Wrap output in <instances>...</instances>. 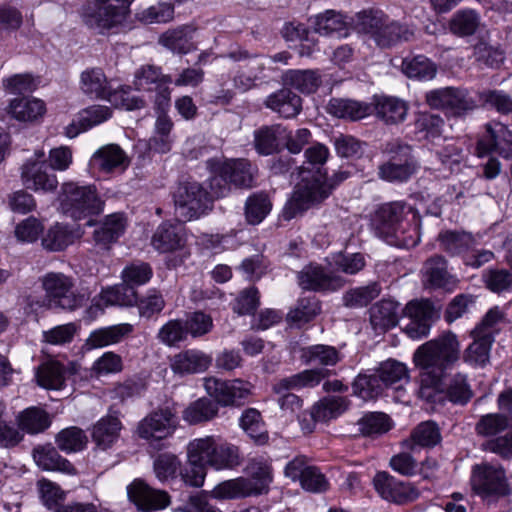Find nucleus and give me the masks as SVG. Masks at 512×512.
Instances as JSON below:
<instances>
[{
	"label": "nucleus",
	"mask_w": 512,
	"mask_h": 512,
	"mask_svg": "<svg viewBox=\"0 0 512 512\" xmlns=\"http://www.w3.org/2000/svg\"><path fill=\"white\" fill-rule=\"evenodd\" d=\"M460 342L452 332H445L421 345L414 353L415 365L430 385L437 386L443 377L459 361Z\"/></svg>",
	"instance_id": "nucleus-1"
},
{
	"label": "nucleus",
	"mask_w": 512,
	"mask_h": 512,
	"mask_svg": "<svg viewBox=\"0 0 512 512\" xmlns=\"http://www.w3.org/2000/svg\"><path fill=\"white\" fill-rule=\"evenodd\" d=\"M309 167L302 166L300 174L302 176L301 182L295 187L291 198L287 201L283 217L285 220H291L298 214L303 213L312 206L324 201L330 194L332 189L350 177L349 171H338L331 179H327L318 168L317 176H306L305 173H310Z\"/></svg>",
	"instance_id": "nucleus-2"
},
{
	"label": "nucleus",
	"mask_w": 512,
	"mask_h": 512,
	"mask_svg": "<svg viewBox=\"0 0 512 512\" xmlns=\"http://www.w3.org/2000/svg\"><path fill=\"white\" fill-rule=\"evenodd\" d=\"M58 200L62 213L74 220L102 213L105 204L95 185H79L72 181L61 185Z\"/></svg>",
	"instance_id": "nucleus-3"
},
{
	"label": "nucleus",
	"mask_w": 512,
	"mask_h": 512,
	"mask_svg": "<svg viewBox=\"0 0 512 512\" xmlns=\"http://www.w3.org/2000/svg\"><path fill=\"white\" fill-rule=\"evenodd\" d=\"M357 27L381 48L391 47L400 41H409L414 36L413 30L408 26L390 21L381 12L360 13Z\"/></svg>",
	"instance_id": "nucleus-4"
},
{
	"label": "nucleus",
	"mask_w": 512,
	"mask_h": 512,
	"mask_svg": "<svg viewBox=\"0 0 512 512\" xmlns=\"http://www.w3.org/2000/svg\"><path fill=\"white\" fill-rule=\"evenodd\" d=\"M133 0H93L82 11L84 24L97 33H104L122 24Z\"/></svg>",
	"instance_id": "nucleus-5"
},
{
	"label": "nucleus",
	"mask_w": 512,
	"mask_h": 512,
	"mask_svg": "<svg viewBox=\"0 0 512 512\" xmlns=\"http://www.w3.org/2000/svg\"><path fill=\"white\" fill-rule=\"evenodd\" d=\"M383 152L389 158L378 168L379 177L390 183L407 182L418 169L417 161L412 154V148L399 140L385 144Z\"/></svg>",
	"instance_id": "nucleus-6"
},
{
	"label": "nucleus",
	"mask_w": 512,
	"mask_h": 512,
	"mask_svg": "<svg viewBox=\"0 0 512 512\" xmlns=\"http://www.w3.org/2000/svg\"><path fill=\"white\" fill-rule=\"evenodd\" d=\"M175 215L187 222L206 215L213 208V198L198 182L181 183L174 193Z\"/></svg>",
	"instance_id": "nucleus-7"
},
{
	"label": "nucleus",
	"mask_w": 512,
	"mask_h": 512,
	"mask_svg": "<svg viewBox=\"0 0 512 512\" xmlns=\"http://www.w3.org/2000/svg\"><path fill=\"white\" fill-rule=\"evenodd\" d=\"M45 302L50 309L73 311L82 307L87 298L74 290L72 279L62 273H47L42 278Z\"/></svg>",
	"instance_id": "nucleus-8"
},
{
	"label": "nucleus",
	"mask_w": 512,
	"mask_h": 512,
	"mask_svg": "<svg viewBox=\"0 0 512 512\" xmlns=\"http://www.w3.org/2000/svg\"><path fill=\"white\" fill-rule=\"evenodd\" d=\"M471 485L473 490L488 502L508 496L512 491L504 468L487 462L473 466Z\"/></svg>",
	"instance_id": "nucleus-9"
},
{
	"label": "nucleus",
	"mask_w": 512,
	"mask_h": 512,
	"mask_svg": "<svg viewBox=\"0 0 512 512\" xmlns=\"http://www.w3.org/2000/svg\"><path fill=\"white\" fill-rule=\"evenodd\" d=\"M325 374L322 370H305L287 378L280 379L273 385V391L279 395L277 402L281 410L295 413L302 407V400L291 389L313 387L317 385Z\"/></svg>",
	"instance_id": "nucleus-10"
},
{
	"label": "nucleus",
	"mask_w": 512,
	"mask_h": 512,
	"mask_svg": "<svg viewBox=\"0 0 512 512\" xmlns=\"http://www.w3.org/2000/svg\"><path fill=\"white\" fill-rule=\"evenodd\" d=\"M204 386L207 393L222 406H241L251 393V385L241 379L208 378Z\"/></svg>",
	"instance_id": "nucleus-11"
},
{
	"label": "nucleus",
	"mask_w": 512,
	"mask_h": 512,
	"mask_svg": "<svg viewBox=\"0 0 512 512\" xmlns=\"http://www.w3.org/2000/svg\"><path fill=\"white\" fill-rule=\"evenodd\" d=\"M37 159L28 160L21 169L22 182L27 189L35 192L51 193L58 186L55 174L49 172V167L44 160V152L36 153Z\"/></svg>",
	"instance_id": "nucleus-12"
},
{
	"label": "nucleus",
	"mask_w": 512,
	"mask_h": 512,
	"mask_svg": "<svg viewBox=\"0 0 512 512\" xmlns=\"http://www.w3.org/2000/svg\"><path fill=\"white\" fill-rule=\"evenodd\" d=\"M373 484L383 499L396 504H406L419 497L418 490L412 484L400 481L385 471L374 476Z\"/></svg>",
	"instance_id": "nucleus-13"
},
{
	"label": "nucleus",
	"mask_w": 512,
	"mask_h": 512,
	"mask_svg": "<svg viewBox=\"0 0 512 512\" xmlns=\"http://www.w3.org/2000/svg\"><path fill=\"white\" fill-rule=\"evenodd\" d=\"M176 428L175 414L169 408L156 410L141 420L137 427L138 436L148 441L162 440Z\"/></svg>",
	"instance_id": "nucleus-14"
},
{
	"label": "nucleus",
	"mask_w": 512,
	"mask_h": 512,
	"mask_svg": "<svg viewBox=\"0 0 512 512\" xmlns=\"http://www.w3.org/2000/svg\"><path fill=\"white\" fill-rule=\"evenodd\" d=\"M404 314L409 322L404 326V332L411 339H420L429 334L431 323L436 317V311L430 301H411L404 308Z\"/></svg>",
	"instance_id": "nucleus-15"
},
{
	"label": "nucleus",
	"mask_w": 512,
	"mask_h": 512,
	"mask_svg": "<svg viewBox=\"0 0 512 512\" xmlns=\"http://www.w3.org/2000/svg\"><path fill=\"white\" fill-rule=\"evenodd\" d=\"M127 494L129 500L143 512L162 510L170 504V496L166 491L154 489L138 479L127 487Z\"/></svg>",
	"instance_id": "nucleus-16"
},
{
	"label": "nucleus",
	"mask_w": 512,
	"mask_h": 512,
	"mask_svg": "<svg viewBox=\"0 0 512 512\" xmlns=\"http://www.w3.org/2000/svg\"><path fill=\"white\" fill-rule=\"evenodd\" d=\"M423 284L434 289L454 290L458 279L448 269L447 260L441 255L428 258L422 267Z\"/></svg>",
	"instance_id": "nucleus-17"
},
{
	"label": "nucleus",
	"mask_w": 512,
	"mask_h": 512,
	"mask_svg": "<svg viewBox=\"0 0 512 512\" xmlns=\"http://www.w3.org/2000/svg\"><path fill=\"white\" fill-rule=\"evenodd\" d=\"M477 149L480 155L495 151L504 158L512 157V132L497 121L486 124V135L479 140Z\"/></svg>",
	"instance_id": "nucleus-18"
},
{
	"label": "nucleus",
	"mask_w": 512,
	"mask_h": 512,
	"mask_svg": "<svg viewBox=\"0 0 512 512\" xmlns=\"http://www.w3.org/2000/svg\"><path fill=\"white\" fill-rule=\"evenodd\" d=\"M137 303V293L129 284H122L108 287L100 293L98 299L94 298L88 312L93 316L102 313L104 307L109 305L134 306Z\"/></svg>",
	"instance_id": "nucleus-19"
},
{
	"label": "nucleus",
	"mask_w": 512,
	"mask_h": 512,
	"mask_svg": "<svg viewBox=\"0 0 512 512\" xmlns=\"http://www.w3.org/2000/svg\"><path fill=\"white\" fill-rule=\"evenodd\" d=\"M187 234L182 224L163 222L155 230L151 244L160 253H169L184 248Z\"/></svg>",
	"instance_id": "nucleus-20"
},
{
	"label": "nucleus",
	"mask_w": 512,
	"mask_h": 512,
	"mask_svg": "<svg viewBox=\"0 0 512 512\" xmlns=\"http://www.w3.org/2000/svg\"><path fill=\"white\" fill-rule=\"evenodd\" d=\"M129 164V157L117 144H107L100 147L90 159V166L103 173L124 171Z\"/></svg>",
	"instance_id": "nucleus-21"
},
{
	"label": "nucleus",
	"mask_w": 512,
	"mask_h": 512,
	"mask_svg": "<svg viewBox=\"0 0 512 512\" xmlns=\"http://www.w3.org/2000/svg\"><path fill=\"white\" fill-rule=\"evenodd\" d=\"M299 285L306 290L335 291L344 285V280L326 272L320 266L309 265L298 275Z\"/></svg>",
	"instance_id": "nucleus-22"
},
{
	"label": "nucleus",
	"mask_w": 512,
	"mask_h": 512,
	"mask_svg": "<svg viewBox=\"0 0 512 512\" xmlns=\"http://www.w3.org/2000/svg\"><path fill=\"white\" fill-rule=\"evenodd\" d=\"M81 91L96 99L107 100L113 102L118 92L112 91L110 82L101 68H88L80 75Z\"/></svg>",
	"instance_id": "nucleus-23"
},
{
	"label": "nucleus",
	"mask_w": 512,
	"mask_h": 512,
	"mask_svg": "<svg viewBox=\"0 0 512 512\" xmlns=\"http://www.w3.org/2000/svg\"><path fill=\"white\" fill-rule=\"evenodd\" d=\"M266 108L283 118H294L302 109V99L289 87H283L270 94L264 101Z\"/></svg>",
	"instance_id": "nucleus-24"
},
{
	"label": "nucleus",
	"mask_w": 512,
	"mask_h": 512,
	"mask_svg": "<svg viewBox=\"0 0 512 512\" xmlns=\"http://www.w3.org/2000/svg\"><path fill=\"white\" fill-rule=\"evenodd\" d=\"M372 109L386 124H398L406 119L408 104L393 96H374Z\"/></svg>",
	"instance_id": "nucleus-25"
},
{
	"label": "nucleus",
	"mask_w": 512,
	"mask_h": 512,
	"mask_svg": "<svg viewBox=\"0 0 512 512\" xmlns=\"http://www.w3.org/2000/svg\"><path fill=\"white\" fill-rule=\"evenodd\" d=\"M211 357L196 349H189L176 354L171 361L172 370L180 375L201 373L208 369Z\"/></svg>",
	"instance_id": "nucleus-26"
},
{
	"label": "nucleus",
	"mask_w": 512,
	"mask_h": 512,
	"mask_svg": "<svg viewBox=\"0 0 512 512\" xmlns=\"http://www.w3.org/2000/svg\"><path fill=\"white\" fill-rule=\"evenodd\" d=\"M122 429L121 421L117 415L108 414L99 419L92 428V440L102 450H107L119 438Z\"/></svg>",
	"instance_id": "nucleus-27"
},
{
	"label": "nucleus",
	"mask_w": 512,
	"mask_h": 512,
	"mask_svg": "<svg viewBox=\"0 0 512 512\" xmlns=\"http://www.w3.org/2000/svg\"><path fill=\"white\" fill-rule=\"evenodd\" d=\"M399 320V304L383 299L370 308V323L374 330L384 332L395 327Z\"/></svg>",
	"instance_id": "nucleus-28"
},
{
	"label": "nucleus",
	"mask_w": 512,
	"mask_h": 512,
	"mask_svg": "<svg viewBox=\"0 0 512 512\" xmlns=\"http://www.w3.org/2000/svg\"><path fill=\"white\" fill-rule=\"evenodd\" d=\"M404 204L392 202L382 205L375 213L372 226L376 236L379 238L385 233L393 230L403 221Z\"/></svg>",
	"instance_id": "nucleus-29"
},
{
	"label": "nucleus",
	"mask_w": 512,
	"mask_h": 512,
	"mask_svg": "<svg viewBox=\"0 0 512 512\" xmlns=\"http://www.w3.org/2000/svg\"><path fill=\"white\" fill-rule=\"evenodd\" d=\"M133 329V325L121 323L94 330L86 340V346L89 349H96L119 343L132 333Z\"/></svg>",
	"instance_id": "nucleus-30"
},
{
	"label": "nucleus",
	"mask_w": 512,
	"mask_h": 512,
	"mask_svg": "<svg viewBox=\"0 0 512 512\" xmlns=\"http://www.w3.org/2000/svg\"><path fill=\"white\" fill-rule=\"evenodd\" d=\"M125 227L126 222L122 214L115 213L107 216L101 227L94 231L95 245L101 250L109 249L110 244L124 233Z\"/></svg>",
	"instance_id": "nucleus-31"
},
{
	"label": "nucleus",
	"mask_w": 512,
	"mask_h": 512,
	"mask_svg": "<svg viewBox=\"0 0 512 512\" xmlns=\"http://www.w3.org/2000/svg\"><path fill=\"white\" fill-rule=\"evenodd\" d=\"M33 459L43 470L61 471L68 474L75 473L73 465L61 457L52 445L37 446L33 449Z\"/></svg>",
	"instance_id": "nucleus-32"
},
{
	"label": "nucleus",
	"mask_w": 512,
	"mask_h": 512,
	"mask_svg": "<svg viewBox=\"0 0 512 512\" xmlns=\"http://www.w3.org/2000/svg\"><path fill=\"white\" fill-rule=\"evenodd\" d=\"M286 136L287 129L279 124L261 127L254 133L255 148L262 155L273 154Z\"/></svg>",
	"instance_id": "nucleus-33"
},
{
	"label": "nucleus",
	"mask_w": 512,
	"mask_h": 512,
	"mask_svg": "<svg viewBox=\"0 0 512 512\" xmlns=\"http://www.w3.org/2000/svg\"><path fill=\"white\" fill-rule=\"evenodd\" d=\"M79 235L66 224L55 223L42 236L45 250L59 252L71 245Z\"/></svg>",
	"instance_id": "nucleus-34"
},
{
	"label": "nucleus",
	"mask_w": 512,
	"mask_h": 512,
	"mask_svg": "<svg viewBox=\"0 0 512 512\" xmlns=\"http://www.w3.org/2000/svg\"><path fill=\"white\" fill-rule=\"evenodd\" d=\"M283 83L304 94L314 93L321 84V77L316 70H287L282 75Z\"/></svg>",
	"instance_id": "nucleus-35"
},
{
	"label": "nucleus",
	"mask_w": 512,
	"mask_h": 512,
	"mask_svg": "<svg viewBox=\"0 0 512 512\" xmlns=\"http://www.w3.org/2000/svg\"><path fill=\"white\" fill-rule=\"evenodd\" d=\"M372 105L351 99H331L328 104V112L335 117L360 120L372 113Z\"/></svg>",
	"instance_id": "nucleus-36"
},
{
	"label": "nucleus",
	"mask_w": 512,
	"mask_h": 512,
	"mask_svg": "<svg viewBox=\"0 0 512 512\" xmlns=\"http://www.w3.org/2000/svg\"><path fill=\"white\" fill-rule=\"evenodd\" d=\"M380 238L389 245L409 249L415 247L420 241L419 227L417 223L412 224L403 220Z\"/></svg>",
	"instance_id": "nucleus-37"
},
{
	"label": "nucleus",
	"mask_w": 512,
	"mask_h": 512,
	"mask_svg": "<svg viewBox=\"0 0 512 512\" xmlns=\"http://www.w3.org/2000/svg\"><path fill=\"white\" fill-rule=\"evenodd\" d=\"M223 164V173L229 181L237 186L249 188L253 185L257 169L245 159L226 161Z\"/></svg>",
	"instance_id": "nucleus-38"
},
{
	"label": "nucleus",
	"mask_w": 512,
	"mask_h": 512,
	"mask_svg": "<svg viewBox=\"0 0 512 512\" xmlns=\"http://www.w3.org/2000/svg\"><path fill=\"white\" fill-rule=\"evenodd\" d=\"M441 441L438 426L433 421L420 423L412 432L409 439L403 441V446L415 452L417 447H433Z\"/></svg>",
	"instance_id": "nucleus-39"
},
{
	"label": "nucleus",
	"mask_w": 512,
	"mask_h": 512,
	"mask_svg": "<svg viewBox=\"0 0 512 512\" xmlns=\"http://www.w3.org/2000/svg\"><path fill=\"white\" fill-rule=\"evenodd\" d=\"M45 104L37 98H15L9 104V114L18 121L32 122L45 113Z\"/></svg>",
	"instance_id": "nucleus-40"
},
{
	"label": "nucleus",
	"mask_w": 512,
	"mask_h": 512,
	"mask_svg": "<svg viewBox=\"0 0 512 512\" xmlns=\"http://www.w3.org/2000/svg\"><path fill=\"white\" fill-rule=\"evenodd\" d=\"M436 162L433 171L438 172V177L447 178L454 171L459 169V165L463 159L462 149L455 143H447L441 150L437 151Z\"/></svg>",
	"instance_id": "nucleus-41"
},
{
	"label": "nucleus",
	"mask_w": 512,
	"mask_h": 512,
	"mask_svg": "<svg viewBox=\"0 0 512 512\" xmlns=\"http://www.w3.org/2000/svg\"><path fill=\"white\" fill-rule=\"evenodd\" d=\"M314 29L316 33L324 36L336 35L341 38L348 35L344 16L334 10H327L315 16Z\"/></svg>",
	"instance_id": "nucleus-42"
},
{
	"label": "nucleus",
	"mask_w": 512,
	"mask_h": 512,
	"mask_svg": "<svg viewBox=\"0 0 512 512\" xmlns=\"http://www.w3.org/2000/svg\"><path fill=\"white\" fill-rule=\"evenodd\" d=\"M172 77L163 74L161 67L145 64L139 67L134 73L133 85L136 90L152 91L154 87L161 84H171Z\"/></svg>",
	"instance_id": "nucleus-43"
},
{
	"label": "nucleus",
	"mask_w": 512,
	"mask_h": 512,
	"mask_svg": "<svg viewBox=\"0 0 512 512\" xmlns=\"http://www.w3.org/2000/svg\"><path fill=\"white\" fill-rule=\"evenodd\" d=\"M349 407V400L341 396H328L318 401L311 410L315 422H326L344 413Z\"/></svg>",
	"instance_id": "nucleus-44"
},
{
	"label": "nucleus",
	"mask_w": 512,
	"mask_h": 512,
	"mask_svg": "<svg viewBox=\"0 0 512 512\" xmlns=\"http://www.w3.org/2000/svg\"><path fill=\"white\" fill-rule=\"evenodd\" d=\"M112 111L109 107L95 105L84 109L79 113L78 125L79 129L75 128V124H71L67 128V136L73 138L81 131H86L95 125L101 124L111 117Z\"/></svg>",
	"instance_id": "nucleus-45"
},
{
	"label": "nucleus",
	"mask_w": 512,
	"mask_h": 512,
	"mask_svg": "<svg viewBox=\"0 0 512 512\" xmlns=\"http://www.w3.org/2000/svg\"><path fill=\"white\" fill-rule=\"evenodd\" d=\"M19 428L29 434L44 432L51 425L50 415L39 407H29L17 417Z\"/></svg>",
	"instance_id": "nucleus-46"
},
{
	"label": "nucleus",
	"mask_w": 512,
	"mask_h": 512,
	"mask_svg": "<svg viewBox=\"0 0 512 512\" xmlns=\"http://www.w3.org/2000/svg\"><path fill=\"white\" fill-rule=\"evenodd\" d=\"M441 248L450 255H459L475 245L472 234L464 231L447 230L438 235Z\"/></svg>",
	"instance_id": "nucleus-47"
},
{
	"label": "nucleus",
	"mask_w": 512,
	"mask_h": 512,
	"mask_svg": "<svg viewBox=\"0 0 512 512\" xmlns=\"http://www.w3.org/2000/svg\"><path fill=\"white\" fill-rule=\"evenodd\" d=\"M479 25L480 16L471 9L457 11L448 23L450 32L458 37H468L475 34Z\"/></svg>",
	"instance_id": "nucleus-48"
},
{
	"label": "nucleus",
	"mask_w": 512,
	"mask_h": 512,
	"mask_svg": "<svg viewBox=\"0 0 512 512\" xmlns=\"http://www.w3.org/2000/svg\"><path fill=\"white\" fill-rule=\"evenodd\" d=\"M39 386L45 389H61L65 381V369L56 361L41 364L35 373Z\"/></svg>",
	"instance_id": "nucleus-49"
},
{
	"label": "nucleus",
	"mask_w": 512,
	"mask_h": 512,
	"mask_svg": "<svg viewBox=\"0 0 512 512\" xmlns=\"http://www.w3.org/2000/svg\"><path fill=\"white\" fill-rule=\"evenodd\" d=\"M253 494V482L246 478H236L218 484L210 495L217 499H232Z\"/></svg>",
	"instance_id": "nucleus-50"
},
{
	"label": "nucleus",
	"mask_w": 512,
	"mask_h": 512,
	"mask_svg": "<svg viewBox=\"0 0 512 512\" xmlns=\"http://www.w3.org/2000/svg\"><path fill=\"white\" fill-rule=\"evenodd\" d=\"M474 341L464 351L463 360L471 366H485L490 359V350L494 342L489 336L473 335Z\"/></svg>",
	"instance_id": "nucleus-51"
},
{
	"label": "nucleus",
	"mask_w": 512,
	"mask_h": 512,
	"mask_svg": "<svg viewBox=\"0 0 512 512\" xmlns=\"http://www.w3.org/2000/svg\"><path fill=\"white\" fill-rule=\"evenodd\" d=\"M241 458L239 449L235 445L229 443H219L216 441L210 466L215 470L233 469L240 465Z\"/></svg>",
	"instance_id": "nucleus-52"
},
{
	"label": "nucleus",
	"mask_w": 512,
	"mask_h": 512,
	"mask_svg": "<svg viewBox=\"0 0 512 512\" xmlns=\"http://www.w3.org/2000/svg\"><path fill=\"white\" fill-rule=\"evenodd\" d=\"M218 414V403L209 398H200L191 403L183 412V418L190 424L212 420Z\"/></svg>",
	"instance_id": "nucleus-53"
},
{
	"label": "nucleus",
	"mask_w": 512,
	"mask_h": 512,
	"mask_svg": "<svg viewBox=\"0 0 512 512\" xmlns=\"http://www.w3.org/2000/svg\"><path fill=\"white\" fill-rule=\"evenodd\" d=\"M363 436H376L386 433L391 428L390 418L382 412H369L356 423Z\"/></svg>",
	"instance_id": "nucleus-54"
},
{
	"label": "nucleus",
	"mask_w": 512,
	"mask_h": 512,
	"mask_svg": "<svg viewBox=\"0 0 512 512\" xmlns=\"http://www.w3.org/2000/svg\"><path fill=\"white\" fill-rule=\"evenodd\" d=\"M189 32L187 27L168 30L160 36L159 43L174 53L186 54L192 49Z\"/></svg>",
	"instance_id": "nucleus-55"
},
{
	"label": "nucleus",
	"mask_w": 512,
	"mask_h": 512,
	"mask_svg": "<svg viewBox=\"0 0 512 512\" xmlns=\"http://www.w3.org/2000/svg\"><path fill=\"white\" fill-rule=\"evenodd\" d=\"M379 379L383 383V387L396 385L399 383V387L402 386V383L408 382V370L403 363H400L396 360H387L383 362L378 370L376 371Z\"/></svg>",
	"instance_id": "nucleus-56"
},
{
	"label": "nucleus",
	"mask_w": 512,
	"mask_h": 512,
	"mask_svg": "<svg viewBox=\"0 0 512 512\" xmlns=\"http://www.w3.org/2000/svg\"><path fill=\"white\" fill-rule=\"evenodd\" d=\"M272 204L267 194L260 192L251 195L245 204V215L248 223L259 224L269 214Z\"/></svg>",
	"instance_id": "nucleus-57"
},
{
	"label": "nucleus",
	"mask_w": 512,
	"mask_h": 512,
	"mask_svg": "<svg viewBox=\"0 0 512 512\" xmlns=\"http://www.w3.org/2000/svg\"><path fill=\"white\" fill-rule=\"evenodd\" d=\"M56 444L63 452H78L86 446L87 436L85 432L78 427H68L57 434Z\"/></svg>",
	"instance_id": "nucleus-58"
},
{
	"label": "nucleus",
	"mask_w": 512,
	"mask_h": 512,
	"mask_svg": "<svg viewBox=\"0 0 512 512\" xmlns=\"http://www.w3.org/2000/svg\"><path fill=\"white\" fill-rule=\"evenodd\" d=\"M446 397L454 404L466 405L473 397V391L468 383L467 376L455 374L446 387Z\"/></svg>",
	"instance_id": "nucleus-59"
},
{
	"label": "nucleus",
	"mask_w": 512,
	"mask_h": 512,
	"mask_svg": "<svg viewBox=\"0 0 512 512\" xmlns=\"http://www.w3.org/2000/svg\"><path fill=\"white\" fill-rule=\"evenodd\" d=\"M510 425L508 416L501 413H489L479 419L475 431L480 436L493 437L505 431Z\"/></svg>",
	"instance_id": "nucleus-60"
},
{
	"label": "nucleus",
	"mask_w": 512,
	"mask_h": 512,
	"mask_svg": "<svg viewBox=\"0 0 512 512\" xmlns=\"http://www.w3.org/2000/svg\"><path fill=\"white\" fill-rule=\"evenodd\" d=\"M240 426L242 429L258 444H264L268 440V435L264 431L261 414L254 408L246 409L241 418Z\"/></svg>",
	"instance_id": "nucleus-61"
},
{
	"label": "nucleus",
	"mask_w": 512,
	"mask_h": 512,
	"mask_svg": "<svg viewBox=\"0 0 512 512\" xmlns=\"http://www.w3.org/2000/svg\"><path fill=\"white\" fill-rule=\"evenodd\" d=\"M247 474L253 483V494L261 493L272 481V469L264 459H251L246 467Z\"/></svg>",
	"instance_id": "nucleus-62"
},
{
	"label": "nucleus",
	"mask_w": 512,
	"mask_h": 512,
	"mask_svg": "<svg viewBox=\"0 0 512 512\" xmlns=\"http://www.w3.org/2000/svg\"><path fill=\"white\" fill-rule=\"evenodd\" d=\"M383 389V383L376 372L370 375L359 374L353 382L354 394L363 400L376 398L382 393Z\"/></svg>",
	"instance_id": "nucleus-63"
},
{
	"label": "nucleus",
	"mask_w": 512,
	"mask_h": 512,
	"mask_svg": "<svg viewBox=\"0 0 512 512\" xmlns=\"http://www.w3.org/2000/svg\"><path fill=\"white\" fill-rule=\"evenodd\" d=\"M380 291V286L375 282L367 286L351 289L343 296L344 305L350 308L366 306L378 297Z\"/></svg>",
	"instance_id": "nucleus-64"
}]
</instances>
